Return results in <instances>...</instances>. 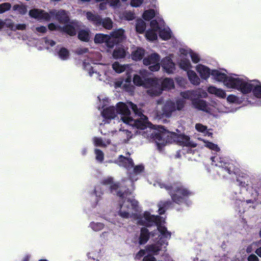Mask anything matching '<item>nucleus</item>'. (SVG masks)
Here are the masks:
<instances>
[{
	"label": "nucleus",
	"mask_w": 261,
	"mask_h": 261,
	"mask_svg": "<svg viewBox=\"0 0 261 261\" xmlns=\"http://www.w3.org/2000/svg\"><path fill=\"white\" fill-rule=\"evenodd\" d=\"M187 76L191 83L194 85H198L200 83V79L196 73L192 70L187 71Z\"/></svg>",
	"instance_id": "30"
},
{
	"label": "nucleus",
	"mask_w": 261,
	"mask_h": 261,
	"mask_svg": "<svg viewBox=\"0 0 261 261\" xmlns=\"http://www.w3.org/2000/svg\"><path fill=\"white\" fill-rule=\"evenodd\" d=\"M101 184L108 187L112 193L116 194L123 200L116 208V213L118 215L123 219L133 218L136 221L137 223L147 227L155 225L158 231H152V236L160 233L159 236V240L156 244L147 245L145 250H141L136 254V258L140 259L144 256L143 261H155L153 255L158 254L160 251H165L168 245L167 240L171 238V232H169L164 225L165 218L163 217L151 215L149 212H145L143 215H139L138 213L140 211V207L138 202L130 196L132 192L126 191V187L123 186L124 184L114 182L112 177H108L102 180Z\"/></svg>",
	"instance_id": "1"
},
{
	"label": "nucleus",
	"mask_w": 261,
	"mask_h": 261,
	"mask_svg": "<svg viewBox=\"0 0 261 261\" xmlns=\"http://www.w3.org/2000/svg\"><path fill=\"white\" fill-rule=\"evenodd\" d=\"M100 190L101 188L100 187V185H98L95 188L94 193L96 197H100V195L102 194V192Z\"/></svg>",
	"instance_id": "59"
},
{
	"label": "nucleus",
	"mask_w": 261,
	"mask_h": 261,
	"mask_svg": "<svg viewBox=\"0 0 261 261\" xmlns=\"http://www.w3.org/2000/svg\"><path fill=\"white\" fill-rule=\"evenodd\" d=\"M160 56L155 53L144 58L143 64L145 66H149V69L152 71H158L160 68Z\"/></svg>",
	"instance_id": "14"
},
{
	"label": "nucleus",
	"mask_w": 261,
	"mask_h": 261,
	"mask_svg": "<svg viewBox=\"0 0 261 261\" xmlns=\"http://www.w3.org/2000/svg\"><path fill=\"white\" fill-rule=\"evenodd\" d=\"M157 106L153 113L156 119H160L162 117H170L172 113L176 111L175 103L171 100H168L164 102L162 98L156 101Z\"/></svg>",
	"instance_id": "11"
},
{
	"label": "nucleus",
	"mask_w": 261,
	"mask_h": 261,
	"mask_svg": "<svg viewBox=\"0 0 261 261\" xmlns=\"http://www.w3.org/2000/svg\"><path fill=\"white\" fill-rule=\"evenodd\" d=\"M25 27L24 24H18L15 25V28L16 30H23L25 29Z\"/></svg>",
	"instance_id": "64"
},
{
	"label": "nucleus",
	"mask_w": 261,
	"mask_h": 261,
	"mask_svg": "<svg viewBox=\"0 0 261 261\" xmlns=\"http://www.w3.org/2000/svg\"><path fill=\"white\" fill-rule=\"evenodd\" d=\"M102 217L108 222L113 224L116 225L119 227H121L123 225V223L122 222V221L119 218H112L110 216H107L106 215H102ZM115 217H116V216H115Z\"/></svg>",
	"instance_id": "38"
},
{
	"label": "nucleus",
	"mask_w": 261,
	"mask_h": 261,
	"mask_svg": "<svg viewBox=\"0 0 261 261\" xmlns=\"http://www.w3.org/2000/svg\"><path fill=\"white\" fill-rule=\"evenodd\" d=\"M149 73L145 70H141L139 74H135L133 82L137 86H142L148 88L147 93L151 96L160 95L162 93L160 82L157 78H149Z\"/></svg>",
	"instance_id": "5"
},
{
	"label": "nucleus",
	"mask_w": 261,
	"mask_h": 261,
	"mask_svg": "<svg viewBox=\"0 0 261 261\" xmlns=\"http://www.w3.org/2000/svg\"><path fill=\"white\" fill-rule=\"evenodd\" d=\"M95 153L96 155V160L97 161L102 163L103 160L104 154L102 151L99 149H96L95 150Z\"/></svg>",
	"instance_id": "53"
},
{
	"label": "nucleus",
	"mask_w": 261,
	"mask_h": 261,
	"mask_svg": "<svg viewBox=\"0 0 261 261\" xmlns=\"http://www.w3.org/2000/svg\"><path fill=\"white\" fill-rule=\"evenodd\" d=\"M35 31L38 33H45L47 31V28L44 26H38L36 27Z\"/></svg>",
	"instance_id": "57"
},
{
	"label": "nucleus",
	"mask_w": 261,
	"mask_h": 261,
	"mask_svg": "<svg viewBox=\"0 0 261 261\" xmlns=\"http://www.w3.org/2000/svg\"><path fill=\"white\" fill-rule=\"evenodd\" d=\"M102 117L104 118L103 123L100 124V129L101 133L103 135L107 134V132H103L104 128H109V124L111 121H113V123L124 122L130 125H135L137 127H143L145 122H143L140 124L139 122H136L130 117V112L128 109L127 102L126 103L120 102L116 105L115 108L113 106H109L104 109L101 112Z\"/></svg>",
	"instance_id": "2"
},
{
	"label": "nucleus",
	"mask_w": 261,
	"mask_h": 261,
	"mask_svg": "<svg viewBox=\"0 0 261 261\" xmlns=\"http://www.w3.org/2000/svg\"><path fill=\"white\" fill-rule=\"evenodd\" d=\"M237 181L239 185L241 187L242 193H234L232 195V199L235 201L236 204L244 206L247 204L253 203L254 201L252 199L246 200L245 197L243 196L245 194V191L247 192L252 189L251 181L250 178L246 174L242 173L237 177Z\"/></svg>",
	"instance_id": "7"
},
{
	"label": "nucleus",
	"mask_w": 261,
	"mask_h": 261,
	"mask_svg": "<svg viewBox=\"0 0 261 261\" xmlns=\"http://www.w3.org/2000/svg\"><path fill=\"white\" fill-rule=\"evenodd\" d=\"M146 28V23L142 19H138L136 24V31L140 34L144 32Z\"/></svg>",
	"instance_id": "42"
},
{
	"label": "nucleus",
	"mask_w": 261,
	"mask_h": 261,
	"mask_svg": "<svg viewBox=\"0 0 261 261\" xmlns=\"http://www.w3.org/2000/svg\"><path fill=\"white\" fill-rule=\"evenodd\" d=\"M159 36L163 40H168L171 37L172 32L168 27L164 26V22L163 20H159Z\"/></svg>",
	"instance_id": "23"
},
{
	"label": "nucleus",
	"mask_w": 261,
	"mask_h": 261,
	"mask_svg": "<svg viewBox=\"0 0 261 261\" xmlns=\"http://www.w3.org/2000/svg\"><path fill=\"white\" fill-rule=\"evenodd\" d=\"M207 91L211 94L215 95L220 98H224L226 96L225 91L220 88H218L214 86H210L207 88Z\"/></svg>",
	"instance_id": "25"
},
{
	"label": "nucleus",
	"mask_w": 261,
	"mask_h": 261,
	"mask_svg": "<svg viewBox=\"0 0 261 261\" xmlns=\"http://www.w3.org/2000/svg\"><path fill=\"white\" fill-rule=\"evenodd\" d=\"M108 132L111 133L112 136L114 135L117 136L119 141L122 143H128L134 136L132 131L122 126L119 128L118 130H109Z\"/></svg>",
	"instance_id": "16"
},
{
	"label": "nucleus",
	"mask_w": 261,
	"mask_h": 261,
	"mask_svg": "<svg viewBox=\"0 0 261 261\" xmlns=\"http://www.w3.org/2000/svg\"><path fill=\"white\" fill-rule=\"evenodd\" d=\"M130 65H122L118 62H114L112 65V68L117 73H120L127 70L129 68Z\"/></svg>",
	"instance_id": "35"
},
{
	"label": "nucleus",
	"mask_w": 261,
	"mask_h": 261,
	"mask_svg": "<svg viewBox=\"0 0 261 261\" xmlns=\"http://www.w3.org/2000/svg\"><path fill=\"white\" fill-rule=\"evenodd\" d=\"M160 82V85L161 88L163 90H170L174 87V81L172 79L170 78H165L162 82L158 79Z\"/></svg>",
	"instance_id": "27"
},
{
	"label": "nucleus",
	"mask_w": 261,
	"mask_h": 261,
	"mask_svg": "<svg viewBox=\"0 0 261 261\" xmlns=\"http://www.w3.org/2000/svg\"><path fill=\"white\" fill-rule=\"evenodd\" d=\"M90 56V64L89 61H85L83 62L84 69L87 71L88 75L100 81L109 83L111 81L110 77L108 75L109 66L106 64H98L96 61H99L101 56L99 53Z\"/></svg>",
	"instance_id": "4"
},
{
	"label": "nucleus",
	"mask_w": 261,
	"mask_h": 261,
	"mask_svg": "<svg viewBox=\"0 0 261 261\" xmlns=\"http://www.w3.org/2000/svg\"><path fill=\"white\" fill-rule=\"evenodd\" d=\"M45 43L46 45L49 46H53L55 45L56 42L50 39H45Z\"/></svg>",
	"instance_id": "62"
},
{
	"label": "nucleus",
	"mask_w": 261,
	"mask_h": 261,
	"mask_svg": "<svg viewBox=\"0 0 261 261\" xmlns=\"http://www.w3.org/2000/svg\"><path fill=\"white\" fill-rule=\"evenodd\" d=\"M212 165L220 168L219 174L226 176V174H231L234 172V167L232 164L226 161V159L219 156H215L211 158Z\"/></svg>",
	"instance_id": "12"
},
{
	"label": "nucleus",
	"mask_w": 261,
	"mask_h": 261,
	"mask_svg": "<svg viewBox=\"0 0 261 261\" xmlns=\"http://www.w3.org/2000/svg\"><path fill=\"white\" fill-rule=\"evenodd\" d=\"M185 101L183 99H179L176 100L175 104L176 110H181L185 106Z\"/></svg>",
	"instance_id": "55"
},
{
	"label": "nucleus",
	"mask_w": 261,
	"mask_h": 261,
	"mask_svg": "<svg viewBox=\"0 0 261 261\" xmlns=\"http://www.w3.org/2000/svg\"><path fill=\"white\" fill-rule=\"evenodd\" d=\"M111 38H113L115 41V44L123 38L124 31L122 29H118L111 33Z\"/></svg>",
	"instance_id": "33"
},
{
	"label": "nucleus",
	"mask_w": 261,
	"mask_h": 261,
	"mask_svg": "<svg viewBox=\"0 0 261 261\" xmlns=\"http://www.w3.org/2000/svg\"><path fill=\"white\" fill-rule=\"evenodd\" d=\"M256 247L255 243H252L251 245H249L247 248H246V252L248 253H251L255 248Z\"/></svg>",
	"instance_id": "61"
},
{
	"label": "nucleus",
	"mask_w": 261,
	"mask_h": 261,
	"mask_svg": "<svg viewBox=\"0 0 261 261\" xmlns=\"http://www.w3.org/2000/svg\"><path fill=\"white\" fill-rule=\"evenodd\" d=\"M153 185L167 189L173 202L178 204H185L187 198L192 194V193L180 182L173 184L169 187L164 183L157 181L154 183Z\"/></svg>",
	"instance_id": "6"
},
{
	"label": "nucleus",
	"mask_w": 261,
	"mask_h": 261,
	"mask_svg": "<svg viewBox=\"0 0 261 261\" xmlns=\"http://www.w3.org/2000/svg\"><path fill=\"white\" fill-rule=\"evenodd\" d=\"M238 90L244 94L252 92L255 97L261 98V82L258 80H249L242 76Z\"/></svg>",
	"instance_id": "10"
},
{
	"label": "nucleus",
	"mask_w": 261,
	"mask_h": 261,
	"mask_svg": "<svg viewBox=\"0 0 261 261\" xmlns=\"http://www.w3.org/2000/svg\"><path fill=\"white\" fill-rule=\"evenodd\" d=\"M13 10L17 11L21 14H24L27 12V9L25 6L22 4H16L13 6Z\"/></svg>",
	"instance_id": "45"
},
{
	"label": "nucleus",
	"mask_w": 261,
	"mask_h": 261,
	"mask_svg": "<svg viewBox=\"0 0 261 261\" xmlns=\"http://www.w3.org/2000/svg\"><path fill=\"white\" fill-rule=\"evenodd\" d=\"M11 8V5L9 3H4L0 4V14H3L9 10Z\"/></svg>",
	"instance_id": "52"
},
{
	"label": "nucleus",
	"mask_w": 261,
	"mask_h": 261,
	"mask_svg": "<svg viewBox=\"0 0 261 261\" xmlns=\"http://www.w3.org/2000/svg\"><path fill=\"white\" fill-rule=\"evenodd\" d=\"M192 50L189 48H181L179 49V57L180 59H188L191 57Z\"/></svg>",
	"instance_id": "43"
},
{
	"label": "nucleus",
	"mask_w": 261,
	"mask_h": 261,
	"mask_svg": "<svg viewBox=\"0 0 261 261\" xmlns=\"http://www.w3.org/2000/svg\"><path fill=\"white\" fill-rule=\"evenodd\" d=\"M158 128H148L146 133H149L152 135H155L153 140L160 148L168 143L176 142L181 146L187 147H195L196 144L190 140L189 136L175 133L169 132L162 126H158Z\"/></svg>",
	"instance_id": "3"
},
{
	"label": "nucleus",
	"mask_w": 261,
	"mask_h": 261,
	"mask_svg": "<svg viewBox=\"0 0 261 261\" xmlns=\"http://www.w3.org/2000/svg\"><path fill=\"white\" fill-rule=\"evenodd\" d=\"M195 99L197 98H206L207 96L206 92L201 89H198L194 90Z\"/></svg>",
	"instance_id": "48"
},
{
	"label": "nucleus",
	"mask_w": 261,
	"mask_h": 261,
	"mask_svg": "<svg viewBox=\"0 0 261 261\" xmlns=\"http://www.w3.org/2000/svg\"><path fill=\"white\" fill-rule=\"evenodd\" d=\"M203 141L204 143V146L205 147L216 152H218L220 151V148L217 144H215L211 142L205 141L204 140H203Z\"/></svg>",
	"instance_id": "47"
},
{
	"label": "nucleus",
	"mask_w": 261,
	"mask_h": 261,
	"mask_svg": "<svg viewBox=\"0 0 261 261\" xmlns=\"http://www.w3.org/2000/svg\"><path fill=\"white\" fill-rule=\"evenodd\" d=\"M195 69L199 74L201 79L207 80L211 75L212 70L210 68L201 64L197 65Z\"/></svg>",
	"instance_id": "22"
},
{
	"label": "nucleus",
	"mask_w": 261,
	"mask_h": 261,
	"mask_svg": "<svg viewBox=\"0 0 261 261\" xmlns=\"http://www.w3.org/2000/svg\"><path fill=\"white\" fill-rule=\"evenodd\" d=\"M86 16L87 19L93 24L97 26L101 24V18L99 15L96 14L92 12H87L86 13Z\"/></svg>",
	"instance_id": "26"
},
{
	"label": "nucleus",
	"mask_w": 261,
	"mask_h": 261,
	"mask_svg": "<svg viewBox=\"0 0 261 261\" xmlns=\"http://www.w3.org/2000/svg\"><path fill=\"white\" fill-rule=\"evenodd\" d=\"M79 22L77 21L70 22L69 24L66 25L63 27L56 25L53 23L48 24V29L50 31L58 30L66 32L70 36H74L76 34L75 27L79 26Z\"/></svg>",
	"instance_id": "15"
},
{
	"label": "nucleus",
	"mask_w": 261,
	"mask_h": 261,
	"mask_svg": "<svg viewBox=\"0 0 261 261\" xmlns=\"http://www.w3.org/2000/svg\"><path fill=\"white\" fill-rule=\"evenodd\" d=\"M99 100L97 103V108L98 110H103L106 108L108 107L110 103L109 98L104 94H101L98 96Z\"/></svg>",
	"instance_id": "29"
},
{
	"label": "nucleus",
	"mask_w": 261,
	"mask_h": 261,
	"mask_svg": "<svg viewBox=\"0 0 261 261\" xmlns=\"http://www.w3.org/2000/svg\"><path fill=\"white\" fill-rule=\"evenodd\" d=\"M191 58L194 63H198L200 61V57L199 54L192 51L191 54Z\"/></svg>",
	"instance_id": "54"
},
{
	"label": "nucleus",
	"mask_w": 261,
	"mask_h": 261,
	"mask_svg": "<svg viewBox=\"0 0 261 261\" xmlns=\"http://www.w3.org/2000/svg\"><path fill=\"white\" fill-rule=\"evenodd\" d=\"M194 90L187 91L180 93V95L184 99H190L193 103V100L195 99Z\"/></svg>",
	"instance_id": "44"
},
{
	"label": "nucleus",
	"mask_w": 261,
	"mask_h": 261,
	"mask_svg": "<svg viewBox=\"0 0 261 261\" xmlns=\"http://www.w3.org/2000/svg\"><path fill=\"white\" fill-rule=\"evenodd\" d=\"M115 163L119 166L123 167L127 169L132 168L134 167V164L132 159L120 155L118 159L115 161Z\"/></svg>",
	"instance_id": "24"
},
{
	"label": "nucleus",
	"mask_w": 261,
	"mask_h": 261,
	"mask_svg": "<svg viewBox=\"0 0 261 261\" xmlns=\"http://www.w3.org/2000/svg\"><path fill=\"white\" fill-rule=\"evenodd\" d=\"M258 260L257 256L253 254L250 255L248 257V261H258Z\"/></svg>",
	"instance_id": "63"
},
{
	"label": "nucleus",
	"mask_w": 261,
	"mask_h": 261,
	"mask_svg": "<svg viewBox=\"0 0 261 261\" xmlns=\"http://www.w3.org/2000/svg\"><path fill=\"white\" fill-rule=\"evenodd\" d=\"M94 42L96 43H105L109 48H112L115 45V41L113 38L110 36L102 34H96L94 38Z\"/></svg>",
	"instance_id": "19"
},
{
	"label": "nucleus",
	"mask_w": 261,
	"mask_h": 261,
	"mask_svg": "<svg viewBox=\"0 0 261 261\" xmlns=\"http://www.w3.org/2000/svg\"><path fill=\"white\" fill-rule=\"evenodd\" d=\"M79 38L83 41L87 42L90 39L89 31L87 30H82L79 32Z\"/></svg>",
	"instance_id": "41"
},
{
	"label": "nucleus",
	"mask_w": 261,
	"mask_h": 261,
	"mask_svg": "<svg viewBox=\"0 0 261 261\" xmlns=\"http://www.w3.org/2000/svg\"><path fill=\"white\" fill-rule=\"evenodd\" d=\"M31 17L41 20H49L50 19V13H47L44 11L38 9L31 10L29 12Z\"/></svg>",
	"instance_id": "20"
},
{
	"label": "nucleus",
	"mask_w": 261,
	"mask_h": 261,
	"mask_svg": "<svg viewBox=\"0 0 261 261\" xmlns=\"http://www.w3.org/2000/svg\"><path fill=\"white\" fill-rule=\"evenodd\" d=\"M149 233L146 228H142L141 230L140 236L139 239V243L140 245L145 244L148 240Z\"/></svg>",
	"instance_id": "32"
},
{
	"label": "nucleus",
	"mask_w": 261,
	"mask_h": 261,
	"mask_svg": "<svg viewBox=\"0 0 261 261\" xmlns=\"http://www.w3.org/2000/svg\"><path fill=\"white\" fill-rule=\"evenodd\" d=\"M93 231H98L101 230L104 227V224L100 222H91L89 225Z\"/></svg>",
	"instance_id": "46"
},
{
	"label": "nucleus",
	"mask_w": 261,
	"mask_h": 261,
	"mask_svg": "<svg viewBox=\"0 0 261 261\" xmlns=\"http://www.w3.org/2000/svg\"><path fill=\"white\" fill-rule=\"evenodd\" d=\"M50 17L55 16L56 19L62 24L68 23L69 20V15L67 12L63 10H53L49 12Z\"/></svg>",
	"instance_id": "18"
},
{
	"label": "nucleus",
	"mask_w": 261,
	"mask_h": 261,
	"mask_svg": "<svg viewBox=\"0 0 261 261\" xmlns=\"http://www.w3.org/2000/svg\"><path fill=\"white\" fill-rule=\"evenodd\" d=\"M102 26L108 30L111 29L113 27V22L109 18H106L103 19H101V23Z\"/></svg>",
	"instance_id": "50"
},
{
	"label": "nucleus",
	"mask_w": 261,
	"mask_h": 261,
	"mask_svg": "<svg viewBox=\"0 0 261 261\" xmlns=\"http://www.w3.org/2000/svg\"><path fill=\"white\" fill-rule=\"evenodd\" d=\"M143 170L144 166L143 165H140L135 166L133 169V173H130L129 175L130 181H128V182H130L131 184H133V182L138 179V177L136 176L140 174Z\"/></svg>",
	"instance_id": "28"
},
{
	"label": "nucleus",
	"mask_w": 261,
	"mask_h": 261,
	"mask_svg": "<svg viewBox=\"0 0 261 261\" xmlns=\"http://www.w3.org/2000/svg\"><path fill=\"white\" fill-rule=\"evenodd\" d=\"M155 16V11L153 10H148L145 11L143 14V17L146 20H149Z\"/></svg>",
	"instance_id": "49"
},
{
	"label": "nucleus",
	"mask_w": 261,
	"mask_h": 261,
	"mask_svg": "<svg viewBox=\"0 0 261 261\" xmlns=\"http://www.w3.org/2000/svg\"><path fill=\"white\" fill-rule=\"evenodd\" d=\"M179 67L184 70L185 71H188L190 70L192 68V65L190 61L188 59H180L179 62Z\"/></svg>",
	"instance_id": "37"
},
{
	"label": "nucleus",
	"mask_w": 261,
	"mask_h": 261,
	"mask_svg": "<svg viewBox=\"0 0 261 261\" xmlns=\"http://www.w3.org/2000/svg\"><path fill=\"white\" fill-rule=\"evenodd\" d=\"M171 203L168 201L161 202L159 204V213L160 215L163 214L165 210V208H167L169 206V204Z\"/></svg>",
	"instance_id": "51"
},
{
	"label": "nucleus",
	"mask_w": 261,
	"mask_h": 261,
	"mask_svg": "<svg viewBox=\"0 0 261 261\" xmlns=\"http://www.w3.org/2000/svg\"><path fill=\"white\" fill-rule=\"evenodd\" d=\"M227 100L231 103H236L238 101V98L233 95H230L227 98Z\"/></svg>",
	"instance_id": "56"
},
{
	"label": "nucleus",
	"mask_w": 261,
	"mask_h": 261,
	"mask_svg": "<svg viewBox=\"0 0 261 261\" xmlns=\"http://www.w3.org/2000/svg\"><path fill=\"white\" fill-rule=\"evenodd\" d=\"M143 0H131V5L137 7L140 6L143 3Z\"/></svg>",
	"instance_id": "58"
},
{
	"label": "nucleus",
	"mask_w": 261,
	"mask_h": 261,
	"mask_svg": "<svg viewBox=\"0 0 261 261\" xmlns=\"http://www.w3.org/2000/svg\"><path fill=\"white\" fill-rule=\"evenodd\" d=\"M93 141L94 145L99 147H106L111 143L110 140H103L101 138L94 137L93 139Z\"/></svg>",
	"instance_id": "36"
},
{
	"label": "nucleus",
	"mask_w": 261,
	"mask_h": 261,
	"mask_svg": "<svg viewBox=\"0 0 261 261\" xmlns=\"http://www.w3.org/2000/svg\"><path fill=\"white\" fill-rule=\"evenodd\" d=\"M211 75L215 80L222 82L226 88L237 90H238L242 77L236 74L227 75L225 71L216 69L212 70Z\"/></svg>",
	"instance_id": "9"
},
{
	"label": "nucleus",
	"mask_w": 261,
	"mask_h": 261,
	"mask_svg": "<svg viewBox=\"0 0 261 261\" xmlns=\"http://www.w3.org/2000/svg\"><path fill=\"white\" fill-rule=\"evenodd\" d=\"M161 65L164 70L168 74L173 73L175 70V64L172 62L170 56L164 58L161 61Z\"/></svg>",
	"instance_id": "21"
},
{
	"label": "nucleus",
	"mask_w": 261,
	"mask_h": 261,
	"mask_svg": "<svg viewBox=\"0 0 261 261\" xmlns=\"http://www.w3.org/2000/svg\"><path fill=\"white\" fill-rule=\"evenodd\" d=\"M58 56L62 60H67L69 57V52L66 48L61 47L58 51Z\"/></svg>",
	"instance_id": "40"
},
{
	"label": "nucleus",
	"mask_w": 261,
	"mask_h": 261,
	"mask_svg": "<svg viewBox=\"0 0 261 261\" xmlns=\"http://www.w3.org/2000/svg\"><path fill=\"white\" fill-rule=\"evenodd\" d=\"M113 56L115 59L123 58L126 56V51L123 48L118 47L114 50Z\"/></svg>",
	"instance_id": "39"
},
{
	"label": "nucleus",
	"mask_w": 261,
	"mask_h": 261,
	"mask_svg": "<svg viewBox=\"0 0 261 261\" xmlns=\"http://www.w3.org/2000/svg\"><path fill=\"white\" fill-rule=\"evenodd\" d=\"M159 22L153 20L150 22V29L147 30L145 33L146 39L149 41H154L158 38V32L159 33Z\"/></svg>",
	"instance_id": "17"
},
{
	"label": "nucleus",
	"mask_w": 261,
	"mask_h": 261,
	"mask_svg": "<svg viewBox=\"0 0 261 261\" xmlns=\"http://www.w3.org/2000/svg\"><path fill=\"white\" fill-rule=\"evenodd\" d=\"M88 51V49L86 48H79L76 51L75 53L78 55H82L86 53Z\"/></svg>",
	"instance_id": "60"
},
{
	"label": "nucleus",
	"mask_w": 261,
	"mask_h": 261,
	"mask_svg": "<svg viewBox=\"0 0 261 261\" xmlns=\"http://www.w3.org/2000/svg\"><path fill=\"white\" fill-rule=\"evenodd\" d=\"M127 104L128 105V107L131 108V109L134 111L135 114L136 115H137L138 117H139V119H133V120H135L136 122H139L140 124L143 122H144L145 125H144V126H143V127H137L135 125H130V124L125 123V124L126 125H127V127H128V125H129V126H132L133 127H135L137 128V129H139V132L138 131L136 132L137 133H139V134L142 135L144 138L148 139L150 141H154L153 138H155V134H153L152 135L149 133L146 134V132H147V129L148 128H153V127H152L151 126H147V124H148L149 123L147 121V117L143 114L141 109L140 108H138L136 105H135L134 103H133V102H132L130 101L127 102ZM123 123H124V122H123ZM153 126L154 127H153V128H157L156 127V126H155L154 125Z\"/></svg>",
	"instance_id": "8"
},
{
	"label": "nucleus",
	"mask_w": 261,
	"mask_h": 261,
	"mask_svg": "<svg viewBox=\"0 0 261 261\" xmlns=\"http://www.w3.org/2000/svg\"><path fill=\"white\" fill-rule=\"evenodd\" d=\"M195 127L197 132L202 133L203 136L212 137L213 133L210 132L211 129H207L205 125L201 123H196Z\"/></svg>",
	"instance_id": "31"
},
{
	"label": "nucleus",
	"mask_w": 261,
	"mask_h": 261,
	"mask_svg": "<svg viewBox=\"0 0 261 261\" xmlns=\"http://www.w3.org/2000/svg\"><path fill=\"white\" fill-rule=\"evenodd\" d=\"M192 105L194 108L212 115H215L217 111L222 113H229L230 112L227 109L222 110L217 108L214 105L202 99H195L193 100Z\"/></svg>",
	"instance_id": "13"
},
{
	"label": "nucleus",
	"mask_w": 261,
	"mask_h": 261,
	"mask_svg": "<svg viewBox=\"0 0 261 261\" xmlns=\"http://www.w3.org/2000/svg\"><path fill=\"white\" fill-rule=\"evenodd\" d=\"M145 54V50L142 48H137L132 53V58L133 60L138 61L141 60Z\"/></svg>",
	"instance_id": "34"
}]
</instances>
